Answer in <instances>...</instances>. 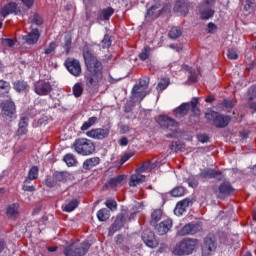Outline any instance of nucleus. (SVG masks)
I'll list each match as a JSON object with an SVG mask.
<instances>
[{"label": "nucleus", "mask_w": 256, "mask_h": 256, "mask_svg": "<svg viewBox=\"0 0 256 256\" xmlns=\"http://www.w3.org/2000/svg\"><path fill=\"white\" fill-rule=\"evenodd\" d=\"M29 22L33 23L34 25H43V18L41 15L35 13L29 17Z\"/></svg>", "instance_id": "obj_42"}, {"label": "nucleus", "mask_w": 256, "mask_h": 256, "mask_svg": "<svg viewBox=\"0 0 256 256\" xmlns=\"http://www.w3.org/2000/svg\"><path fill=\"white\" fill-rule=\"evenodd\" d=\"M185 69H186V71H189V73H190L188 81L190 83H197V74L195 72H193V70L189 66H186Z\"/></svg>", "instance_id": "obj_48"}, {"label": "nucleus", "mask_w": 256, "mask_h": 256, "mask_svg": "<svg viewBox=\"0 0 256 256\" xmlns=\"http://www.w3.org/2000/svg\"><path fill=\"white\" fill-rule=\"evenodd\" d=\"M200 177H202L203 179H218L219 181H221L223 175L221 174V172L216 171L215 169H208L202 171L200 173Z\"/></svg>", "instance_id": "obj_20"}, {"label": "nucleus", "mask_w": 256, "mask_h": 256, "mask_svg": "<svg viewBox=\"0 0 256 256\" xmlns=\"http://www.w3.org/2000/svg\"><path fill=\"white\" fill-rule=\"evenodd\" d=\"M171 227H173V220L166 219L156 225V230L158 235H167V233H169L171 230Z\"/></svg>", "instance_id": "obj_17"}, {"label": "nucleus", "mask_w": 256, "mask_h": 256, "mask_svg": "<svg viewBox=\"0 0 256 256\" xmlns=\"http://www.w3.org/2000/svg\"><path fill=\"white\" fill-rule=\"evenodd\" d=\"M90 247L89 242L71 243L64 248L63 253L65 256H85Z\"/></svg>", "instance_id": "obj_4"}, {"label": "nucleus", "mask_w": 256, "mask_h": 256, "mask_svg": "<svg viewBox=\"0 0 256 256\" xmlns=\"http://www.w3.org/2000/svg\"><path fill=\"white\" fill-rule=\"evenodd\" d=\"M73 147L78 155H92L95 152V144L87 138L75 140Z\"/></svg>", "instance_id": "obj_5"}, {"label": "nucleus", "mask_w": 256, "mask_h": 256, "mask_svg": "<svg viewBox=\"0 0 256 256\" xmlns=\"http://www.w3.org/2000/svg\"><path fill=\"white\" fill-rule=\"evenodd\" d=\"M189 203H191L189 199H184L178 202L174 209V214H176L178 217H181V215H183V213L187 211V207H189Z\"/></svg>", "instance_id": "obj_22"}, {"label": "nucleus", "mask_w": 256, "mask_h": 256, "mask_svg": "<svg viewBox=\"0 0 256 256\" xmlns=\"http://www.w3.org/2000/svg\"><path fill=\"white\" fill-rule=\"evenodd\" d=\"M198 140L200 141V143H207L209 141V136H207L206 134H201L198 136Z\"/></svg>", "instance_id": "obj_60"}, {"label": "nucleus", "mask_w": 256, "mask_h": 256, "mask_svg": "<svg viewBox=\"0 0 256 256\" xmlns=\"http://www.w3.org/2000/svg\"><path fill=\"white\" fill-rule=\"evenodd\" d=\"M56 47L57 45L55 44V42L50 43L49 46L44 50L45 55H51V53L55 51Z\"/></svg>", "instance_id": "obj_51"}, {"label": "nucleus", "mask_w": 256, "mask_h": 256, "mask_svg": "<svg viewBox=\"0 0 256 256\" xmlns=\"http://www.w3.org/2000/svg\"><path fill=\"white\" fill-rule=\"evenodd\" d=\"M139 59H141V61L149 59V49L145 48L144 51L139 54Z\"/></svg>", "instance_id": "obj_54"}, {"label": "nucleus", "mask_w": 256, "mask_h": 256, "mask_svg": "<svg viewBox=\"0 0 256 256\" xmlns=\"http://www.w3.org/2000/svg\"><path fill=\"white\" fill-rule=\"evenodd\" d=\"M65 66L69 73H71V75H74V77H79V75H81L82 73L81 62H79V60L69 58L66 60Z\"/></svg>", "instance_id": "obj_11"}, {"label": "nucleus", "mask_w": 256, "mask_h": 256, "mask_svg": "<svg viewBox=\"0 0 256 256\" xmlns=\"http://www.w3.org/2000/svg\"><path fill=\"white\" fill-rule=\"evenodd\" d=\"M200 242L195 238H184L174 248V255H191L195 249H199Z\"/></svg>", "instance_id": "obj_2"}, {"label": "nucleus", "mask_w": 256, "mask_h": 256, "mask_svg": "<svg viewBox=\"0 0 256 256\" xmlns=\"http://www.w3.org/2000/svg\"><path fill=\"white\" fill-rule=\"evenodd\" d=\"M181 28L179 27H172L170 32H169V37L170 39H177L178 37H181L182 35Z\"/></svg>", "instance_id": "obj_43"}, {"label": "nucleus", "mask_w": 256, "mask_h": 256, "mask_svg": "<svg viewBox=\"0 0 256 256\" xmlns=\"http://www.w3.org/2000/svg\"><path fill=\"white\" fill-rule=\"evenodd\" d=\"M123 225H125V217L122 215L117 216L116 220L109 229V235H114L115 233H117V231H119L123 227Z\"/></svg>", "instance_id": "obj_21"}, {"label": "nucleus", "mask_w": 256, "mask_h": 256, "mask_svg": "<svg viewBox=\"0 0 256 256\" xmlns=\"http://www.w3.org/2000/svg\"><path fill=\"white\" fill-rule=\"evenodd\" d=\"M207 31L209 33H215V31H217V25H215L213 22L208 23Z\"/></svg>", "instance_id": "obj_56"}, {"label": "nucleus", "mask_w": 256, "mask_h": 256, "mask_svg": "<svg viewBox=\"0 0 256 256\" xmlns=\"http://www.w3.org/2000/svg\"><path fill=\"white\" fill-rule=\"evenodd\" d=\"M11 91V85L5 80H0V97H5Z\"/></svg>", "instance_id": "obj_32"}, {"label": "nucleus", "mask_w": 256, "mask_h": 256, "mask_svg": "<svg viewBox=\"0 0 256 256\" xmlns=\"http://www.w3.org/2000/svg\"><path fill=\"white\" fill-rule=\"evenodd\" d=\"M142 239L145 245H147V247H150L151 249H155V247H158L159 245V241H157V239L155 238V233L149 230H146L143 233Z\"/></svg>", "instance_id": "obj_16"}, {"label": "nucleus", "mask_w": 256, "mask_h": 256, "mask_svg": "<svg viewBox=\"0 0 256 256\" xmlns=\"http://www.w3.org/2000/svg\"><path fill=\"white\" fill-rule=\"evenodd\" d=\"M37 177H39V167L33 166L28 172V177L25 179V183H31V181H35Z\"/></svg>", "instance_id": "obj_29"}, {"label": "nucleus", "mask_w": 256, "mask_h": 256, "mask_svg": "<svg viewBox=\"0 0 256 256\" xmlns=\"http://www.w3.org/2000/svg\"><path fill=\"white\" fill-rule=\"evenodd\" d=\"M157 167V162H145L140 168H138V173H147L149 171H153Z\"/></svg>", "instance_id": "obj_31"}, {"label": "nucleus", "mask_w": 256, "mask_h": 256, "mask_svg": "<svg viewBox=\"0 0 256 256\" xmlns=\"http://www.w3.org/2000/svg\"><path fill=\"white\" fill-rule=\"evenodd\" d=\"M63 161L66 163L67 167H75V165H77V159L73 154H66Z\"/></svg>", "instance_id": "obj_35"}, {"label": "nucleus", "mask_w": 256, "mask_h": 256, "mask_svg": "<svg viewBox=\"0 0 256 256\" xmlns=\"http://www.w3.org/2000/svg\"><path fill=\"white\" fill-rule=\"evenodd\" d=\"M235 103L233 102V100H223L222 102V106L226 107V109H231L232 107H234Z\"/></svg>", "instance_id": "obj_55"}, {"label": "nucleus", "mask_w": 256, "mask_h": 256, "mask_svg": "<svg viewBox=\"0 0 256 256\" xmlns=\"http://www.w3.org/2000/svg\"><path fill=\"white\" fill-rule=\"evenodd\" d=\"M111 130L109 128H95L86 132L87 137L91 139H98L99 141L107 139Z\"/></svg>", "instance_id": "obj_12"}, {"label": "nucleus", "mask_w": 256, "mask_h": 256, "mask_svg": "<svg viewBox=\"0 0 256 256\" xmlns=\"http://www.w3.org/2000/svg\"><path fill=\"white\" fill-rule=\"evenodd\" d=\"M111 217L107 208H102L97 212V218L99 221H107Z\"/></svg>", "instance_id": "obj_34"}, {"label": "nucleus", "mask_w": 256, "mask_h": 256, "mask_svg": "<svg viewBox=\"0 0 256 256\" xmlns=\"http://www.w3.org/2000/svg\"><path fill=\"white\" fill-rule=\"evenodd\" d=\"M124 179H125V176H123V175H118L114 178H111L104 185V189H117V187H121V185H123Z\"/></svg>", "instance_id": "obj_18"}, {"label": "nucleus", "mask_w": 256, "mask_h": 256, "mask_svg": "<svg viewBox=\"0 0 256 256\" xmlns=\"http://www.w3.org/2000/svg\"><path fill=\"white\" fill-rule=\"evenodd\" d=\"M4 43H6L8 47H13V45H15V41H13V39H5Z\"/></svg>", "instance_id": "obj_64"}, {"label": "nucleus", "mask_w": 256, "mask_h": 256, "mask_svg": "<svg viewBox=\"0 0 256 256\" xmlns=\"http://www.w3.org/2000/svg\"><path fill=\"white\" fill-rule=\"evenodd\" d=\"M161 217H163V211L161 209H155L151 213V225H156L158 221H161Z\"/></svg>", "instance_id": "obj_30"}, {"label": "nucleus", "mask_w": 256, "mask_h": 256, "mask_svg": "<svg viewBox=\"0 0 256 256\" xmlns=\"http://www.w3.org/2000/svg\"><path fill=\"white\" fill-rule=\"evenodd\" d=\"M161 15V4L156 3L152 5L146 13V17H150V19H157Z\"/></svg>", "instance_id": "obj_24"}, {"label": "nucleus", "mask_w": 256, "mask_h": 256, "mask_svg": "<svg viewBox=\"0 0 256 256\" xmlns=\"http://www.w3.org/2000/svg\"><path fill=\"white\" fill-rule=\"evenodd\" d=\"M174 11L180 13V15H187L189 8L187 7V4H181V2H177L174 6Z\"/></svg>", "instance_id": "obj_37"}, {"label": "nucleus", "mask_w": 256, "mask_h": 256, "mask_svg": "<svg viewBox=\"0 0 256 256\" xmlns=\"http://www.w3.org/2000/svg\"><path fill=\"white\" fill-rule=\"evenodd\" d=\"M83 58L87 67L85 74L86 87L97 91L103 81V64L97 60V57L91 53L87 46L83 48Z\"/></svg>", "instance_id": "obj_1"}, {"label": "nucleus", "mask_w": 256, "mask_h": 256, "mask_svg": "<svg viewBox=\"0 0 256 256\" xmlns=\"http://www.w3.org/2000/svg\"><path fill=\"white\" fill-rule=\"evenodd\" d=\"M101 43H102L103 49H109V47H111V43H112L111 36H109V34H106L104 36L103 40L101 41Z\"/></svg>", "instance_id": "obj_47"}, {"label": "nucleus", "mask_w": 256, "mask_h": 256, "mask_svg": "<svg viewBox=\"0 0 256 256\" xmlns=\"http://www.w3.org/2000/svg\"><path fill=\"white\" fill-rule=\"evenodd\" d=\"M213 5H215V0H205L199 8L200 18L207 21L215 15V10H213Z\"/></svg>", "instance_id": "obj_6"}, {"label": "nucleus", "mask_w": 256, "mask_h": 256, "mask_svg": "<svg viewBox=\"0 0 256 256\" xmlns=\"http://www.w3.org/2000/svg\"><path fill=\"white\" fill-rule=\"evenodd\" d=\"M39 37V30L34 29L28 35L24 36V41H26L28 45H35V43L39 41Z\"/></svg>", "instance_id": "obj_25"}, {"label": "nucleus", "mask_w": 256, "mask_h": 256, "mask_svg": "<svg viewBox=\"0 0 256 256\" xmlns=\"http://www.w3.org/2000/svg\"><path fill=\"white\" fill-rule=\"evenodd\" d=\"M199 231H201V224L189 223L186 224L180 231H178L177 235L180 237H185V235H195V233H199Z\"/></svg>", "instance_id": "obj_13"}, {"label": "nucleus", "mask_w": 256, "mask_h": 256, "mask_svg": "<svg viewBox=\"0 0 256 256\" xmlns=\"http://www.w3.org/2000/svg\"><path fill=\"white\" fill-rule=\"evenodd\" d=\"M205 119L210 121L217 129H225L231 123V117L213 110H208L205 113Z\"/></svg>", "instance_id": "obj_3"}, {"label": "nucleus", "mask_w": 256, "mask_h": 256, "mask_svg": "<svg viewBox=\"0 0 256 256\" xmlns=\"http://www.w3.org/2000/svg\"><path fill=\"white\" fill-rule=\"evenodd\" d=\"M73 95L74 97H81L83 95V84L82 83H76L73 88Z\"/></svg>", "instance_id": "obj_40"}, {"label": "nucleus", "mask_w": 256, "mask_h": 256, "mask_svg": "<svg viewBox=\"0 0 256 256\" xmlns=\"http://www.w3.org/2000/svg\"><path fill=\"white\" fill-rule=\"evenodd\" d=\"M54 179L60 182L67 181L69 179V172H55Z\"/></svg>", "instance_id": "obj_41"}, {"label": "nucleus", "mask_w": 256, "mask_h": 256, "mask_svg": "<svg viewBox=\"0 0 256 256\" xmlns=\"http://www.w3.org/2000/svg\"><path fill=\"white\" fill-rule=\"evenodd\" d=\"M34 91L36 95L45 96L49 95L53 91V86L51 83L45 80H39L34 85Z\"/></svg>", "instance_id": "obj_8"}, {"label": "nucleus", "mask_w": 256, "mask_h": 256, "mask_svg": "<svg viewBox=\"0 0 256 256\" xmlns=\"http://www.w3.org/2000/svg\"><path fill=\"white\" fill-rule=\"evenodd\" d=\"M78 206L79 202L76 199H74L65 204V206H62V209L63 211H66V213H71L72 211H75V209H77Z\"/></svg>", "instance_id": "obj_33"}, {"label": "nucleus", "mask_w": 256, "mask_h": 256, "mask_svg": "<svg viewBox=\"0 0 256 256\" xmlns=\"http://www.w3.org/2000/svg\"><path fill=\"white\" fill-rule=\"evenodd\" d=\"M23 191H28L29 193H33V191H35V186L24 185L23 186Z\"/></svg>", "instance_id": "obj_63"}, {"label": "nucleus", "mask_w": 256, "mask_h": 256, "mask_svg": "<svg viewBox=\"0 0 256 256\" xmlns=\"http://www.w3.org/2000/svg\"><path fill=\"white\" fill-rule=\"evenodd\" d=\"M18 127H29V118L27 116H21Z\"/></svg>", "instance_id": "obj_50"}, {"label": "nucleus", "mask_w": 256, "mask_h": 256, "mask_svg": "<svg viewBox=\"0 0 256 256\" xmlns=\"http://www.w3.org/2000/svg\"><path fill=\"white\" fill-rule=\"evenodd\" d=\"M133 156V153H128V154H125L124 156H122L121 158V165H123V163H127V161L130 160V158Z\"/></svg>", "instance_id": "obj_59"}, {"label": "nucleus", "mask_w": 256, "mask_h": 256, "mask_svg": "<svg viewBox=\"0 0 256 256\" xmlns=\"http://www.w3.org/2000/svg\"><path fill=\"white\" fill-rule=\"evenodd\" d=\"M233 186L229 182L222 183L215 192L218 199H224L227 195H233Z\"/></svg>", "instance_id": "obj_15"}, {"label": "nucleus", "mask_w": 256, "mask_h": 256, "mask_svg": "<svg viewBox=\"0 0 256 256\" xmlns=\"http://www.w3.org/2000/svg\"><path fill=\"white\" fill-rule=\"evenodd\" d=\"M189 109H191L189 103H183L174 110V113H176V115H187Z\"/></svg>", "instance_id": "obj_36"}, {"label": "nucleus", "mask_w": 256, "mask_h": 256, "mask_svg": "<svg viewBox=\"0 0 256 256\" xmlns=\"http://www.w3.org/2000/svg\"><path fill=\"white\" fill-rule=\"evenodd\" d=\"M172 197H183L185 195V188L176 187L171 191Z\"/></svg>", "instance_id": "obj_44"}, {"label": "nucleus", "mask_w": 256, "mask_h": 256, "mask_svg": "<svg viewBox=\"0 0 256 256\" xmlns=\"http://www.w3.org/2000/svg\"><path fill=\"white\" fill-rule=\"evenodd\" d=\"M27 127L25 126H18L17 135H27Z\"/></svg>", "instance_id": "obj_57"}, {"label": "nucleus", "mask_w": 256, "mask_h": 256, "mask_svg": "<svg viewBox=\"0 0 256 256\" xmlns=\"http://www.w3.org/2000/svg\"><path fill=\"white\" fill-rule=\"evenodd\" d=\"M132 95L136 99H140V101H143L145 97H147V88H141L139 86H134L132 89Z\"/></svg>", "instance_id": "obj_26"}, {"label": "nucleus", "mask_w": 256, "mask_h": 256, "mask_svg": "<svg viewBox=\"0 0 256 256\" xmlns=\"http://www.w3.org/2000/svg\"><path fill=\"white\" fill-rule=\"evenodd\" d=\"M228 59H231L233 61L239 59V54L237 53V50L235 49H229L227 53Z\"/></svg>", "instance_id": "obj_49"}, {"label": "nucleus", "mask_w": 256, "mask_h": 256, "mask_svg": "<svg viewBox=\"0 0 256 256\" xmlns=\"http://www.w3.org/2000/svg\"><path fill=\"white\" fill-rule=\"evenodd\" d=\"M113 13H115V9H113L112 7H108L106 9H103L99 15H98V19H100V21H109V19H111Z\"/></svg>", "instance_id": "obj_28"}, {"label": "nucleus", "mask_w": 256, "mask_h": 256, "mask_svg": "<svg viewBox=\"0 0 256 256\" xmlns=\"http://www.w3.org/2000/svg\"><path fill=\"white\" fill-rule=\"evenodd\" d=\"M157 122L160 127H163L164 129H169V131H177L179 127V122L165 115L159 116Z\"/></svg>", "instance_id": "obj_7"}, {"label": "nucleus", "mask_w": 256, "mask_h": 256, "mask_svg": "<svg viewBox=\"0 0 256 256\" xmlns=\"http://www.w3.org/2000/svg\"><path fill=\"white\" fill-rule=\"evenodd\" d=\"M6 215L9 219L15 221L19 217V204L14 203L7 207Z\"/></svg>", "instance_id": "obj_23"}, {"label": "nucleus", "mask_w": 256, "mask_h": 256, "mask_svg": "<svg viewBox=\"0 0 256 256\" xmlns=\"http://www.w3.org/2000/svg\"><path fill=\"white\" fill-rule=\"evenodd\" d=\"M167 87H169V79H162L158 83L156 89H157V91H165V89H167Z\"/></svg>", "instance_id": "obj_46"}, {"label": "nucleus", "mask_w": 256, "mask_h": 256, "mask_svg": "<svg viewBox=\"0 0 256 256\" xmlns=\"http://www.w3.org/2000/svg\"><path fill=\"white\" fill-rule=\"evenodd\" d=\"M27 82L25 81H17L14 83V89L18 91V93H23V91H27Z\"/></svg>", "instance_id": "obj_39"}, {"label": "nucleus", "mask_w": 256, "mask_h": 256, "mask_svg": "<svg viewBox=\"0 0 256 256\" xmlns=\"http://www.w3.org/2000/svg\"><path fill=\"white\" fill-rule=\"evenodd\" d=\"M136 87H140L142 89H148V87H149V80H147V79L140 80L139 84H136Z\"/></svg>", "instance_id": "obj_53"}, {"label": "nucleus", "mask_w": 256, "mask_h": 256, "mask_svg": "<svg viewBox=\"0 0 256 256\" xmlns=\"http://www.w3.org/2000/svg\"><path fill=\"white\" fill-rule=\"evenodd\" d=\"M256 97V86H252L248 90V99L249 101H253Z\"/></svg>", "instance_id": "obj_52"}, {"label": "nucleus", "mask_w": 256, "mask_h": 256, "mask_svg": "<svg viewBox=\"0 0 256 256\" xmlns=\"http://www.w3.org/2000/svg\"><path fill=\"white\" fill-rule=\"evenodd\" d=\"M0 107L2 109V113L6 115V117H10V119H17L15 102L6 100L0 104Z\"/></svg>", "instance_id": "obj_9"}, {"label": "nucleus", "mask_w": 256, "mask_h": 256, "mask_svg": "<svg viewBox=\"0 0 256 256\" xmlns=\"http://www.w3.org/2000/svg\"><path fill=\"white\" fill-rule=\"evenodd\" d=\"M188 185L192 187V189H195L199 185V182H197V180H189Z\"/></svg>", "instance_id": "obj_62"}, {"label": "nucleus", "mask_w": 256, "mask_h": 256, "mask_svg": "<svg viewBox=\"0 0 256 256\" xmlns=\"http://www.w3.org/2000/svg\"><path fill=\"white\" fill-rule=\"evenodd\" d=\"M142 172H139L137 169H136V173L133 174L131 177H130V181H129V186L130 187H137V185H141V183H145V175L141 174Z\"/></svg>", "instance_id": "obj_19"}, {"label": "nucleus", "mask_w": 256, "mask_h": 256, "mask_svg": "<svg viewBox=\"0 0 256 256\" xmlns=\"http://www.w3.org/2000/svg\"><path fill=\"white\" fill-rule=\"evenodd\" d=\"M119 143L122 147H125L129 144V140L127 139V137H122L120 140H119Z\"/></svg>", "instance_id": "obj_61"}, {"label": "nucleus", "mask_w": 256, "mask_h": 256, "mask_svg": "<svg viewBox=\"0 0 256 256\" xmlns=\"http://www.w3.org/2000/svg\"><path fill=\"white\" fill-rule=\"evenodd\" d=\"M101 163V159L99 157H92L84 161L83 169L89 171V169H93V167H97Z\"/></svg>", "instance_id": "obj_27"}, {"label": "nucleus", "mask_w": 256, "mask_h": 256, "mask_svg": "<svg viewBox=\"0 0 256 256\" xmlns=\"http://www.w3.org/2000/svg\"><path fill=\"white\" fill-rule=\"evenodd\" d=\"M22 4L27 7V9H31L33 7L34 0H21Z\"/></svg>", "instance_id": "obj_58"}, {"label": "nucleus", "mask_w": 256, "mask_h": 256, "mask_svg": "<svg viewBox=\"0 0 256 256\" xmlns=\"http://www.w3.org/2000/svg\"><path fill=\"white\" fill-rule=\"evenodd\" d=\"M13 13L14 15H19V13H21V10H19V7L15 2H9L8 4L4 5L0 10V15L4 19L5 17H8V15H11Z\"/></svg>", "instance_id": "obj_14"}, {"label": "nucleus", "mask_w": 256, "mask_h": 256, "mask_svg": "<svg viewBox=\"0 0 256 256\" xmlns=\"http://www.w3.org/2000/svg\"><path fill=\"white\" fill-rule=\"evenodd\" d=\"M95 123H97V117L93 116L90 117L86 122L83 123V125L81 126V131H87V129H91V127H93V125H95Z\"/></svg>", "instance_id": "obj_38"}, {"label": "nucleus", "mask_w": 256, "mask_h": 256, "mask_svg": "<svg viewBox=\"0 0 256 256\" xmlns=\"http://www.w3.org/2000/svg\"><path fill=\"white\" fill-rule=\"evenodd\" d=\"M217 244L215 238L211 235H208L204 238V243L202 244V256L211 255L212 251H215Z\"/></svg>", "instance_id": "obj_10"}, {"label": "nucleus", "mask_w": 256, "mask_h": 256, "mask_svg": "<svg viewBox=\"0 0 256 256\" xmlns=\"http://www.w3.org/2000/svg\"><path fill=\"white\" fill-rule=\"evenodd\" d=\"M105 206L110 211H117V201H115V199H108V200H106Z\"/></svg>", "instance_id": "obj_45"}]
</instances>
